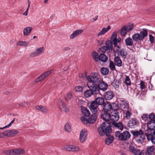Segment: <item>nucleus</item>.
Returning <instances> with one entry per match:
<instances>
[{"mask_svg": "<svg viewBox=\"0 0 155 155\" xmlns=\"http://www.w3.org/2000/svg\"><path fill=\"white\" fill-rule=\"evenodd\" d=\"M30 5H31V2L29 0H28V8H27L26 11H25V12L23 13V15H25V16H27L28 15V10L29 9V8L30 7Z\"/></svg>", "mask_w": 155, "mask_h": 155, "instance_id": "54", "label": "nucleus"}, {"mask_svg": "<svg viewBox=\"0 0 155 155\" xmlns=\"http://www.w3.org/2000/svg\"><path fill=\"white\" fill-rule=\"evenodd\" d=\"M44 48L43 47H41L37 48L35 50L36 53L39 56L41 55L42 53L44 52Z\"/></svg>", "mask_w": 155, "mask_h": 155, "instance_id": "37", "label": "nucleus"}, {"mask_svg": "<svg viewBox=\"0 0 155 155\" xmlns=\"http://www.w3.org/2000/svg\"><path fill=\"white\" fill-rule=\"evenodd\" d=\"M115 135L120 140H126L129 139L130 137V133L127 131H125L122 133L119 131L115 132Z\"/></svg>", "mask_w": 155, "mask_h": 155, "instance_id": "6", "label": "nucleus"}, {"mask_svg": "<svg viewBox=\"0 0 155 155\" xmlns=\"http://www.w3.org/2000/svg\"><path fill=\"white\" fill-rule=\"evenodd\" d=\"M109 67L112 71H114L116 70L115 65L113 61H111L110 62Z\"/></svg>", "mask_w": 155, "mask_h": 155, "instance_id": "45", "label": "nucleus"}, {"mask_svg": "<svg viewBox=\"0 0 155 155\" xmlns=\"http://www.w3.org/2000/svg\"><path fill=\"white\" fill-rule=\"evenodd\" d=\"M88 105L89 109L93 114L91 115L87 119L85 117H81V121L84 124H86L89 123L92 124L95 122L97 117V113L98 110H100L98 108V105L94 101L89 103Z\"/></svg>", "mask_w": 155, "mask_h": 155, "instance_id": "1", "label": "nucleus"}, {"mask_svg": "<svg viewBox=\"0 0 155 155\" xmlns=\"http://www.w3.org/2000/svg\"><path fill=\"white\" fill-rule=\"evenodd\" d=\"M114 64L116 66L120 67L122 66V61L120 57H116L114 59Z\"/></svg>", "mask_w": 155, "mask_h": 155, "instance_id": "25", "label": "nucleus"}, {"mask_svg": "<svg viewBox=\"0 0 155 155\" xmlns=\"http://www.w3.org/2000/svg\"><path fill=\"white\" fill-rule=\"evenodd\" d=\"M131 114L129 110L127 111L125 113V117L127 119H130V117Z\"/></svg>", "mask_w": 155, "mask_h": 155, "instance_id": "61", "label": "nucleus"}, {"mask_svg": "<svg viewBox=\"0 0 155 155\" xmlns=\"http://www.w3.org/2000/svg\"><path fill=\"white\" fill-rule=\"evenodd\" d=\"M120 55L124 58H126L127 55V51L123 49L120 50L119 52Z\"/></svg>", "mask_w": 155, "mask_h": 155, "instance_id": "38", "label": "nucleus"}, {"mask_svg": "<svg viewBox=\"0 0 155 155\" xmlns=\"http://www.w3.org/2000/svg\"><path fill=\"white\" fill-rule=\"evenodd\" d=\"M149 119H150L149 121H155V115L154 113H151L148 115Z\"/></svg>", "mask_w": 155, "mask_h": 155, "instance_id": "46", "label": "nucleus"}, {"mask_svg": "<svg viewBox=\"0 0 155 155\" xmlns=\"http://www.w3.org/2000/svg\"><path fill=\"white\" fill-rule=\"evenodd\" d=\"M104 96L106 99L110 100L113 98L114 94L112 91H109L105 93Z\"/></svg>", "mask_w": 155, "mask_h": 155, "instance_id": "16", "label": "nucleus"}, {"mask_svg": "<svg viewBox=\"0 0 155 155\" xmlns=\"http://www.w3.org/2000/svg\"><path fill=\"white\" fill-rule=\"evenodd\" d=\"M52 71V70L48 71L41 75L36 79L35 82L37 83L43 80L51 74Z\"/></svg>", "mask_w": 155, "mask_h": 155, "instance_id": "10", "label": "nucleus"}, {"mask_svg": "<svg viewBox=\"0 0 155 155\" xmlns=\"http://www.w3.org/2000/svg\"><path fill=\"white\" fill-rule=\"evenodd\" d=\"M112 85L115 89H119L120 83L117 80H114L112 83Z\"/></svg>", "mask_w": 155, "mask_h": 155, "instance_id": "39", "label": "nucleus"}, {"mask_svg": "<svg viewBox=\"0 0 155 155\" xmlns=\"http://www.w3.org/2000/svg\"><path fill=\"white\" fill-rule=\"evenodd\" d=\"M107 112L104 113L101 115V118L105 121H108L110 120V114Z\"/></svg>", "mask_w": 155, "mask_h": 155, "instance_id": "24", "label": "nucleus"}, {"mask_svg": "<svg viewBox=\"0 0 155 155\" xmlns=\"http://www.w3.org/2000/svg\"><path fill=\"white\" fill-rule=\"evenodd\" d=\"M133 26L134 25L133 24H130L127 25H125L127 31H128L130 30L133 28Z\"/></svg>", "mask_w": 155, "mask_h": 155, "instance_id": "50", "label": "nucleus"}, {"mask_svg": "<svg viewBox=\"0 0 155 155\" xmlns=\"http://www.w3.org/2000/svg\"><path fill=\"white\" fill-rule=\"evenodd\" d=\"M132 38L133 40L135 41H140V37L139 34L136 33L134 34L132 36Z\"/></svg>", "mask_w": 155, "mask_h": 155, "instance_id": "36", "label": "nucleus"}, {"mask_svg": "<svg viewBox=\"0 0 155 155\" xmlns=\"http://www.w3.org/2000/svg\"><path fill=\"white\" fill-rule=\"evenodd\" d=\"M110 117L111 121L110 124L108 123L110 125L111 122H116L118 120L120 117L119 113L117 110L111 112Z\"/></svg>", "mask_w": 155, "mask_h": 155, "instance_id": "8", "label": "nucleus"}, {"mask_svg": "<svg viewBox=\"0 0 155 155\" xmlns=\"http://www.w3.org/2000/svg\"><path fill=\"white\" fill-rule=\"evenodd\" d=\"M142 120L145 121H146L148 120V119L149 118L148 115L147 114L143 115L142 116Z\"/></svg>", "mask_w": 155, "mask_h": 155, "instance_id": "59", "label": "nucleus"}, {"mask_svg": "<svg viewBox=\"0 0 155 155\" xmlns=\"http://www.w3.org/2000/svg\"><path fill=\"white\" fill-rule=\"evenodd\" d=\"M147 127L150 129L155 130V121H148L147 123Z\"/></svg>", "mask_w": 155, "mask_h": 155, "instance_id": "31", "label": "nucleus"}, {"mask_svg": "<svg viewBox=\"0 0 155 155\" xmlns=\"http://www.w3.org/2000/svg\"><path fill=\"white\" fill-rule=\"evenodd\" d=\"M71 145H66L63 147V149L66 151H71Z\"/></svg>", "mask_w": 155, "mask_h": 155, "instance_id": "55", "label": "nucleus"}, {"mask_svg": "<svg viewBox=\"0 0 155 155\" xmlns=\"http://www.w3.org/2000/svg\"><path fill=\"white\" fill-rule=\"evenodd\" d=\"M83 88L81 86H77L74 87L75 91L76 92H81L82 91Z\"/></svg>", "mask_w": 155, "mask_h": 155, "instance_id": "49", "label": "nucleus"}, {"mask_svg": "<svg viewBox=\"0 0 155 155\" xmlns=\"http://www.w3.org/2000/svg\"><path fill=\"white\" fill-rule=\"evenodd\" d=\"M81 112L83 116L82 117H85L86 119H87L86 117H88L90 114V113L89 110L85 107H84L82 106L81 107Z\"/></svg>", "mask_w": 155, "mask_h": 155, "instance_id": "13", "label": "nucleus"}, {"mask_svg": "<svg viewBox=\"0 0 155 155\" xmlns=\"http://www.w3.org/2000/svg\"><path fill=\"white\" fill-rule=\"evenodd\" d=\"M87 132L85 129H83L80 132L79 139L80 142L83 143L85 141L87 137Z\"/></svg>", "mask_w": 155, "mask_h": 155, "instance_id": "12", "label": "nucleus"}, {"mask_svg": "<svg viewBox=\"0 0 155 155\" xmlns=\"http://www.w3.org/2000/svg\"><path fill=\"white\" fill-rule=\"evenodd\" d=\"M130 151L133 154L138 155L140 150L133 146H130L129 148Z\"/></svg>", "mask_w": 155, "mask_h": 155, "instance_id": "15", "label": "nucleus"}, {"mask_svg": "<svg viewBox=\"0 0 155 155\" xmlns=\"http://www.w3.org/2000/svg\"><path fill=\"white\" fill-rule=\"evenodd\" d=\"M140 37V41H143L144 38L148 35L147 29H143L139 34Z\"/></svg>", "mask_w": 155, "mask_h": 155, "instance_id": "23", "label": "nucleus"}, {"mask_svg": "<svg viewBox=\"0 0 155 155\" xmlns=\"http://www.w3.org/2000/svg\"><path fill=\"white\" fill-rule=\"evenodd\" d=\"M32 29V27H26L23 29V34L25 36H28L30 34Z\"/></svg>", "mask_w": 155, "mask_h": 155, "instance_id": "26", "label": "nucleus"}, {"mask_svg": "<svg viewBox=\"0 0 155 155\" xmlns=\"http://www.w3.org/2000/svg\"><path fill=\"white\" fill-rule=\"evenodd\" d=\"M19 133L18 130L15 129L7 130L3 132L4 136L13 137Z\"/></svg>", "mask_w": 155, "mask_h": 155, "instance_id": "9", "label": "nucleus"}, {"mask_svg": "<svg viewBox=\"0 0 155 155\" xmlns=\"http://www.w3.org/2000/svg\"><path fill=\"white\" fill-rule=\"evenodd\" d=\"M73 97L72 94L70 92H68L65 97V100L67 101H69Z\"/></svg>", "mask_w": 155, "mask_h": 155, "instance_id": "41", "label": "nucleus"}, {"mask_svg": "<svg viewBox=\"0 0 155 155\" xmlns=\"http://www.w3.org/2000/svg\"><path fill=\"white\" fill-rule=\"evenodd\" d=\"M111 130L110 124L106 122H103L98 129V133L100 135L103 136L106 134L108 136L105 140V143L108 145L111 143L114 140V138L113 136H109Z\"/></svg>", "mask_w": 155, "mask_h": 155, "instance_id": "2", "label": "nucleus"}, {"mask_svg": "<svg viewBox=\"0 0 155 155\" xmlns=\"http://www.w3.org/2000/svg\"><path fill=\"white\" fill-rule=\"evenodd\" d=\"M122 107L124 108L128 107V104L125 101H123L121 104Z\"/></svg>", "mask_w": 155, "mask_h": 155, "instance_id": "58", "label": "nucleus"}, {"mask_svg": "<svg viewBox=\"0 0 155 155\" xmlns=\"http://www.w3.org/2000/svg\"><path fill=\"white\" fill-rule=\"evenodd\" d=\"M2 153L7 155H13V150H3Z\"/></svg>", "mask_w": 155, "mask_h": 155, "instance_id": "53", "label": "nucleus"}, {"mask_svg": "<svg viewBox=\"0 0 155 155\" xmlns=\"http://www.w3.org/2000/svg\"><path fill=\"white\" fill-rule=\"evenodd\" d=\"M35 108L39 111H40L44 113H45L48 111V109L46 107L44 106H37L35 107Z\"/></svg>", "mask_w": 155, "mask_h": 155, "instance_id": "28", "label": "nucleus"}, {"mask_svg": "<svg viewBox=\"0 0 155 155\" xmlns=\"http://www.w3.org/2000/svg\"><path fill=\"white\" fill-rule=\"evenodd\" d=\"M155 148L153 146L147 147V151L149 155H154Z\"/></svg>", "mask_w": 155, "mask_h": 155, "instance_id": "32", "label": "nucleus"}, {"mask_svg": "<svg viewBox=\"0 0 155 155\" xmlns=\"http://www.w3.org/2000/svg\"><path fill=\"white\" fill-rule=\"evenodd\" d=\"M131 132L135 137L137 142L141 143L143 142L145 137L143 132L141 130L139 131H131Z\"/></svg>", "mask_w": 155, "mask_h": 155, "instance_id": "5", "label": "nucleus"}, {"mask_svg": "<svg viewBox=\"0 0 155 155\" xmlns=\"http://www.w3.org/2000/svg\"><path fill=\"white\" fill-rule=\"evenodd\" d=\"M96 103L98 106L99 105H103L104 104V99L102 97H97L95 100Z\"/></svg>", "mask_w": 155, "mask_h": 155, "instance_id": "21", "label": "nucleus"}, {"mask_svg": "<svg viewBox=\"0 0 155 155\" xmlns=\"http://www.w3.org/2000/svg\"><path fill=\"white\" fill-rule=\"evenodd\" d=\"M149 40L151 43H153L154 41V37L151 35H149Z\"/></svg>", "mask_w": 155, "mask_h": 155, "instance_id": "62", "label": "nucleus"}, {"mask_svg": "<svg viewBox=\"0 0 155 155\" xmlns=\"http://www.w3.org/2000/svg\"><path fill=\"white\" fill-rule=\"evenodd\" d=\"M27 104L25 102H23L20 103L19 104V106L21 107H23L26 105Z\"/></svg>", "mask_w": 155, "mask_h": 155, "instance_id": "64", "label": "nucleus"}, {"mask_svg": "<svg viewBox=\"0 0 155 155\" xmlns=\"http://www.w3.org/2000/svg\"><path fill=\"white\" fill-rule=\"evenodd\" d=\"M58 104L62 110L66 112H68L69 111V109L68 106L62 100L59 99Z\"/></svg>", "mask_w": 155, "mask_h": 155, "instance_id": "11", "label": "nucleus"}, {"mask_svg": "<svg viewBox=\"0 0 155 155\" xmlns=\"http://www.w3.org/2000/svg\"><path fill=\"white\" fill-rule=\"evenodd\" d=\"M94 78V81L95 83L92 82L91 81V79L88 78L87 76L86 79L87 81V85L89 88V89H87L84 91V94L86 98H88L91 96L93 95H95L98 94L99 93V90H98L97 88L95 83H96L97 81V79Z\"/></svg>", "mask_w": 155, "mask_h": 155, "instance_id": "3", "label": "nucleus"}, {"mask_svg": "<svg viewBox=\"0 0 155 155\" xmlns=\"http://www.w3.org/2000/svg\"><path fill=\"white\" fill-rule=\"evenodd\" d=\"M88 78H90L92 82L95 83L94 81V78L97 79V82L95 83L97 88L98 90L99 89L105 91L106 90L107 87V83L102 81H101L99 77H98V74L95 72H91L90 75L87 76Z\"/></svg>", "mask_w": 155, "mask_h": 155, "instance_id": "4", "label": "nucleus"}, {"mask_svg": "<svg viewBox=\"0 0 155 155\" xmlns=\"http://www.w3.org/2000/svg\"><path fill=\"white\" fill-rule=\"evenodd\" d=\"M120 48V47L118 45L114 46V47L113 49V51L114 53H116L117 52H119Z\"/></svg>", "mask_w": 155, "mask_h": 155, "instance_id": "52", "label": "nucleus"}, {"mask_svg": "<svg viewBox=\"0 0 155 155\" xmlns=\"http://www.w3.org/2000/svg\"><path fill=\"white\" fill-rule=\"evenodd\" d=\"M87 72L86 71L84 74L81 73L79 74V77L80 78H84L85 77H87Z\"/></svg>", "mask_w": 155, "mask_h": 155, "instance_id": "60", "label": "nucleus"}, {"mask_svg": "<svg viewBox=\"0 0 155 155\" xmlns=\"http://www.w3.org/2000/svg\"><path fill=\"white\" fill-rule=\"evenodd\" d=\"M99 57V60L97 62L101 61L103 62H105L108 58V57L104 53H101Z\"/></svg>", "mask_w": 155, "mask_h": 155, "instance_id": "20", "label": "nucleus"}, {"mask_svg": "<svg viewBox=\"0 0 155 155\" xmlns=\"http://www.w3.org/2000/svg\"><path fill=\"white\" fill-rule=\"evenodd\" d=\"M110 124L115 128H118L121 130H122L124 128L123 125L121 122L116 123V122H111Z\"/></svg>", "mask_w": 155, "mask_h": 155, "instance_id": "19", "label": "nucleus"}, {"mask_svg": "<svg viewBox=\"0 0 155 155\" xmlns=\"http://www.w3.org/2000/svg\"><path fill=\"white\" fill-rule=\"evenodd\" d=\"M106 46L107 48L109 51H112L113 48L112 42L110 40H108L106 42Z\"/></svg>", "mask_w": 155, "mask_h": 155, "instance_id": "34", "label": "nucleus"}, {"mask_svg": "<svg viewBox=\"0 0 155 155\" xmlns=\"http://www.w3.org/2000/svg\"><path fill=\"white\" fill-rule=\"evenodd\" d=\"M71 151L73 152H78L80 150V148L77 146L71 145Z\"/></svg>", "mask_w": 155, "mask_h": 155, "instance_id": "40", "label": "nucleus"}, {"mask_svg": "<svg viewBox=\"0 0 155 155\" xmlns=\"http://www.w3.org/2000/svg\"><path fill=\"white\" fill-rule=\"evenodd\" d=\"M15 118H14L13 120L12 121L8 124L2 127H0V129L2 130L3 129L9 127L12 125L14 122L15 121Z\"/></svg>", "mask_w": 155, "mask_h": 155, "instance_id": "47", "label": "nucleus"}, {"mask_svg": "<svg viewBox=\"0 0 155 155\" xmlns=\"http://www.w3.org/2000/svg\"><path fill=\"white\" fill-rule=\"evenodd\" d=\"M64 129L68 132H70L71 129L70 125L69 123H66L64 126Z\"/></svg>", "mask_w": 155, "mask_h": 155, "instance_id": "44", "label": "nucleus"}, {"mask_svg": "<svg viewBox=\"0 0 155 155\" xmlns=\"http://www.w3.org/2000/svg\"><path fill=\"white\" fill-rule=\"evenodd\" d=\"M91 55L94 61L97 62L99 60V55L98 53L96 51H94L92 52Z\"/></svg>", "mask_w": 155, "mask_h": 155, "instance_id": "30", "label": "nucleus"}, {"mask_svg": "<svg viewBox=\"0 0 155 155\" xmlns=\"http://www.w3.org/2000/svg\"><path fill=\"white\" fill-rule=\"evenodd\" d=\"M152 130L147 127L145 130L143 134L146 136L148 141H151L153 144H155V135L152 134Z\"/></svg>", "mask_w": 155, "mask_h": 155, "instance_id": "7", "label": "nucleus"}, {"mask_svg": "<svg viewBox=\"0 0 155 155\" xmlns=\"http://www.w3.org/2000/svg\"><path fill=\"white\" fill-rule=\"evenodd\" d=\"M111 27L109 25L107 28H103L102 30L99 32L97 34V36H99L101 35H102L104 34L107 32L108 30L110 29Z\"/></svg>", "mask_w": 155, "mask_h": 155, "instance_id": "27", "label": "nucleus"}, {"mask_svg": "<svg viewBox=\"0 0 155 155\" xmlns=\"http://www.w3.org/2000/svg\"><path fill=\"white\" fill-rule=\"evenodd\" d=\"M145 85L143 81H141L140 83V88L141 90H143L145 88Z\"/></svg>", "mask_w": 155, "mask_h": 155, "instance_id": "63", "label": "nucleus"}, {"mask_svg": "<svg viewBox=\"0 0 155 155\" xmlns=\"http://www.w3.org/2000/svg\"><path fill=\"white\" fill-rule=\"evenodd\" d=\"M125 43L127 46H132L134 44L132 39L130 37H128L125 40Z\"/></svg>", "mask_w": 155, "mask_h": 155, "instance_id": "33", "label": "nucleus"}, {"mask_svg": "<svg viewBox=\"0 0 155 155\" xmlns=\"http://www.w3.org/2000/svg\"><path fill=\"white\" fill-rule=\"evenodd\" d=\"M83 30L82 29H78L74 31L70 35V38L71 39H73L75 38L77 36L81 34Z\"/></svg>", "mask_w": 155, "mask_h": 155, "instance_id": "18", "label": "nucleus"}, {"mask_svg": "<svg viewBox=\"0 0 155 155\" xmlns=\"http://www.w3.org/2000/svg\"><path fill=\"white\" fill-rule=\"evenodd\" d=\"M100 71L102 75H105L109 73V70L107 68L102 67Z\"/></svg>", "mask_w": 155, "mask_h": 155, "instance_id": "35", "label": "nucleus"}, {"mask_svg": "<svg viewBox=\"0 0 155 155\" xmlns=\"http://www.w3.org/2000/svg\"><path fill=\"white\" fill-rule=\"evenodd\" d=\"M117 39V32L116 31H114L112 34L110 38V40L111 41L114 39Z\"/></svg>", "mask_w": 155, "mask_h": 155, "instance_id": "57", "label": "nucleus"}, {"mask_svg": "<svg viewBox=\"0 0 155 155\" xmlns=\"http://www.w3.org/2000/svg\"><path fill=\"white\" fill-rule=\"evenodd\" d=\"M112 109L111 110H117L119 108L118 105L115 103H113L111 104Z\"/></svg>", "mask_w": 155, "mask_h": 155, "instance_id": "51", "label": "nucleus"}, {"mask_svg": "<svg viewBox=\"0 0 155 155\" xmlns=\"http://www.w3.org/2000/svg\"><path fill=\"white\" fill-rule=\"evenodd\" d=\"M29 43L27 41H19L16 43V45L18 46H24L27 47Z\"/></svg>", "mask_w": 155, "mask_h": 155, "instance_id": "29", "label": "nucleus"}, {"mask_svg": "<svg viewBox=\"0 0 155 155\" xmlns=\"http://www.w3.org/2000/svg\"><path fill=\"white\" fill-rule=\"evenodd\" d=\"M103 109L104 112L110 111L112 109L111 104L109 103L106 102L103 106Z\"/></svg>", "mask_w": 155, "mask_h": 155, "instance_id": "17", "label": "nucleus"}, {"mask_svg": "<svg viewBox=\"0 0 155 155\" xmlns=\"http://www.w3.org/2000/svg\"><path fill=\"white\" fill-rule=\"evenodd\" d=\"M124 83L127 86L130 85L131 84L130 79L129 76H126L124 80Z\"/></svg>", "mask_w": 155, "mask_h": 155, "instance_id": "43", "label": "nucleus"}, {"mask_svg": "<svg viewBox=\"0 0 155 155\" xmlns=\"http://www.w3.org/2000/svg\"><path fill=\"white\" fill-rule=\"evenodd\" d=\"M25 151L23 149L18 148L16 149L13 150V155H18L24 154Z\"/></svg>", "mask_w": 155, "mask_h": 155, "instance_id": "22", "label": "nucleus"}, {"mask_svg": "<svg viewBox=\"0 0 155 155\" xmlns=\"http://www.w3.org/2000/svg\"><path fill=\"white\" fill-rule=\"evenodd\" d=\"M138 123V121L136 118H133L129 121L127 124L129 127L133 128L137 125Z\"/></svg>", "mask_w": 155, "mask_h": 155, "instance_id": "14", "label": "nucleus"}, {"mask_svg": "<svg viewBox=\"0 0 155 155\" xmlns=\"http://www.w3.org/2000/svg\"><path fill=\"white\" fill-rule=\"evenodd\" d=\"M100 51L103 52L102 53H105L107 50H108L107 48L105 46H103L101 47L100 48Z\"/></svg>", "mask_w": 155, "mask_h": 155, "instance_id": "48", "label": "nucleus"}, {"mask_svg": "<svg viewBox=\"0 0 155 155\" xmlns=\"http://www.w3.org/2000/svg\"><path fill=\"white\" fill-rule=\"evenodd\" d=\"M38 56V55L36 53L35 51L31 52L29 54V56L31 58H34Z\"/></svg>", "mask_w": 155, "mask_h": 155, "instance_id": "56", "label": "nucleus"}, {"mask_svg": "<svg viewBox=\"0 0 155 155\" xmlns=\"http://www.w3.org/2000/svg\"><path fill=\"white\" fill-rule=\"evenodd\" d=\"M127 31L125 25H124L122 27L120 31V34L121 35L123 36H124L126 34L127 32Z\"/></svg>", "mask_w": 155, "mask_h": 155, "instance_id": "42", "label": "nucleus"}]
</instances>
